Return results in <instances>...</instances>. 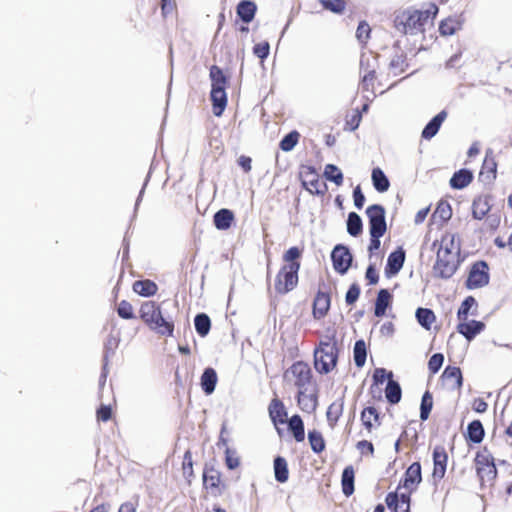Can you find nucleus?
Masks as SVG:
<instances>
[{
    "label": "nucleus",
    "mask_w": 512,
    "mask_h": 512,
    "mask_svg": "<svg viewBox=\"0 0 512 512\" xmlns=\"http://www.w3.org/2000/svg\"><path fill=\"white\" fill-rule=\"evenodd\" d=\"M460 251L459 236L450 232L445 233L437 251V261L434 266L435 273L441 278H450L460 264Z\"/></svg>",
    "instance_id": "1"
},
{
    "label": "nucleus",
    "mask_w": 512,
    "mask_h": 512,
    "mask_svg": "<svg viewBox=\"0 0 512 512\" xmlns=\"http://www.w3.org/2000/svg\"><path fill=\"white\" fill-rule=\"evenodd\" d=\"M433 11H409L403 13L401 17L395 20V26L398 31L404 34L417 35L424 32L426 24L429 22L431 13L433 17L436 15L438 8L432 6Z\"/></svg>",
    "instance_id": "2"
},
{
    "label": "nucleus",
    "mask_w": 512,
    "mask_h": 512,
    "mask_svg": "<svg viewBox=\"0 0 512 512\" xmlns=\"http://www.w3.org/2000/svg\"><path fill=\"white\" fill-rule=\"evenodd\" d=\"M141 318L152 329L157 330L159 333L171 335L173 332V324L166 321L160 309L153 302H146L142 304L140 309Z\"/></svg>",
    "instance_id": "3"
},
{
    "label": "nucleus",
    "mask_w": 512,
    "mask_h": 512,
    "mask_svg": "<svg viewBox=\"0 0 512 512\" xmlns=\"http://www.w3.org/2000/svg\"><path fill=\"white\" fill-rule=\"evenodd\" d=\"M315 368L320 373L330 372L336 365L337 348L332 340L323 341L314 352Z\"/></svg>",
    "instance_id": "4"
},
{
    "label": "nucleus",
    "mask_w": 512,
    "mask_h": 512,
    "mask_svg": "<svg viewBox=\"0 0 512 512\" xmlns=\"http://www.w3.org/2000/svg\"><path fill=\"white\" fill-rule=\"evenodd\" d=\"M300 264H284L275 278L274 288L279 294L292 291L298 283Z\"/></svg>",
    "instance_id": "5"
},
{
    "label": "nucleus",
    "mask_w": 512,
    "mask_h": 512,
    "mask_svg": "<svg viewBox=\"0 0 512 512\" xmlns=\"http://www.w3.org/2000/svg\"><path fill=\"white\" fill-rule=\"evenodd\" d=\"M371 236H383L386 232L385 209L381 205H371L366 209Z\"/></svg>",
    "instance_id": "6"
},
{
    "label": "nucleus",
    "mask_w": 512,
    "mask_h": 512,
    "mask_svg": "<svg viewBox=\"0 0 512 512\" xmlns=\"http://www.w3.org/2000/svg\"><path fill=\"white\" fill-rule=\"evenodd\" d=\"M489 282L488 266L485 262L475 263L469 272L467 278V287L476 289L487 285Z\"/></svg>",
    "instance_id": "7"
},
{
    "label": "nucleus",
    "mask_w": 512,
    "mask_h": 512,
    "mask_svg": "<svg viewBox=\"0 0 512 512\" xmlns=\"http://www.w3.org/2000/svg\"><path fill=\"white\" fill-rule=\"evenodd\" d=\"M289 373L293 376L294 384L299 390H308L311 380V370L307 364L304 362H296L291 366Z\"/></svg>",
    "instance_id": "8"
},
{
    "label": "nucleus",
    "mask_w": 512,
    "mask_h": 512,
    "mask_svg": "<svg viewBox=\"0 0 512 512\" xmlns=\"http://www.w3.org/2000/svg\"><path fill=\"white\" fill-rule=\"evenodd\" d=\"M477 474L482 482L491 481L497 475L495 464L484 454H477L475 458Z\"/></svg>",
    "instance_id": "9"
},
{
    "label": "nucleus",
    "mask_w": 512,
    "mask_h": 512,
    "mask_svg": "<svg viewBox=\"0 0 512 512\" xmlns=\"http://www.w3.org/2000/svg\"><path fill=\"white\" fill-rule=\"evenodd\" d=\"M331 258L333 261L334 269L341 274L347 272L352 262V256L349 250L341 245H338L334 248L331 254Z\"/></svg>",
    "instance_id": "10"
},
{
    "label": "nucleus",
    "mask_w": 512,
    "mask_h": 512,
    "mask_svg": "<svg viewBox=\"0 0 512 512\" xmlns=\"http://www.w3.org/2000/svg\"><path fill=\"white\" fill-rule=\"evenodd\" d=\"M386 504L394 512H409L410 493H389L386 497Z\"/></svg>",
    "instance_id": "11"
},
{
    "label": "nucleus",
    "mask_w": 512,
    "mask_h": 512,
    "mask_svg": "<svg viewBox=\"0 0 512 512\" xmlns=\"http://www.w3.org/2000/svg\"><path fill=\"white\" fill-rule=\"evenodd\" d=\"M421 480V466L418 462H414L405 472V478L402 487L406 489L408 493H411L416 490ZM398 489H401V486H399Z\"/></svg>",
    "instance_id": "12"
},
{
    "label": "nucleus",
    "mask_w": 512,
    "mask_h": 512,
    "mask_svg": "<svg viewBox=\"0 0 512 512\" xmlns=\"http://www.w3.org/2000/svg\"><path fill=\"white\" fill-rule=\"evenodd\" d=\"M433 478L442 479L446 472L447 454L443 447L437 446L433 451Z\"/></svg>",
    "instance_id": "13"
},
{
    "label": "nucleus",
    "mask_w": 512,
    "mask_h": 512,
    "mask_svg": "<svg viewBox=\"0 0 512 512\" xmlns=\"http://www.w3.org/2000/svg\"><path fill=\"white\" fill-rule=\"evenodd\" d=\"M485 325L484 323L476 320L460 321L457 326V330L462 334L468 341H471L477 334H479Z\"/></svg>",
    "instance_id": "14"
},
{
    "label": "nucleus",
    "mask_w": 512,
    "mask_h": 512,
    "mask_svg": "<svg viewBox=\"0 0 512 512\" xmlns=\"http://www.w3.org/2000/svg\"><path fill=\"white\" fill-rule=\"evenodd\" d=\"M405 260V254L402 250L392 252L388 259L385 268V274L387 277L396 275L402 268Z\"/></svg>",
    "instance_id": "15"
},
{
    "label": "nucleus",
    "mask_w": 512,
    "mask_h": 512,
    "mask_svg": "<svg viewBox=\"0 0 512 512\" xmlns=\"http://www.w3.org/2000/svg\"><path fill=\"white\" fill-rule=\"evenodd\" d=\"M442 379L450 389H460L462 386V373L458 367H446Z\"/></svg>",
    "instance_id": "16"
},
{
    "label": "nucleus",
    "mask_w": 512,
    "mask_h": 512,
    "mask_svg": "<svg viewBox=\"0 0 512 512\" xmlns=\"http://www.w3.org/2000/svg\"><path fill=\"white\" fill-rule=\"evenodd\" d=\"M447 117V113L445 111H441L440 113H438L426 126L425 128L423 129L422 131V137L424 139H431L432 137H434L442 123L445 121Z\"/></svg>",
    "instance_id": "17"
},
{
    "label": "nucleus",
    "mask_w": 512,
    "mask_h": 512,
    "mask_svg": "<svg viewBox=\"0 0 512 512\" xmlns=\"http://www.w3.org/2000/svg\"><path fill=\"white\" fill-rule=\"evenodd\" d=\"M269 415L273 423L276 425L278 423L283 424L286 422L287 412L283 403L274 398L269 405Z\"/></svg>",
    "instance_id": "18"
},
{
    "label": "nucleus",
    "mask_w": 512,
    "mask_h": 512,
    "mask_svg": "<svg viewBox=\"0 0 512 512\" xmlns=\"http://www.w3.org/2000/svg\"><path fill=\"white\" fill-rule=\"evenodd\" d=\"M330 307V297L324 292H319L314 300L313 315L315 318H322Z\"/></svg>",
    "instance_id": "19"
},
{
    "label": "nucleus",
    "mask_w": 512,
    "mask_h": 512,
    "mask_svg": "<svg viewBox=\"0 0 512 512\" xmlns=\"http://www.w3.org/2000/svg\"><path fill=\"white\" fill-rule=\"evenodd\" d=\"M200 380H201L200 384H201L203 391L207 395L212 394L215 390V387H216V384L218 381L216 371L213 368H206L204 370Z\"/></svg>",
    "instance_id": "20"
},
{
    "label": "nucleus",
    "mask_w": 512,
    "mask_h": 512,
    "mask_svg": "<svg viewBox=\"0 0 512 512\" xmlns=\"http://www.w3.org/2000/svg\"><path fill=\"white\" fill-rule=\"evenodd\" d=\"M211 100L214 115L221 116L227 104L225 89H211Z\"/></svg>",
    "instance_id": "21"
},
{
    "label": "nucleus",
    "mask_w": 512,
    "mask_h": 512,
    "mask_svg": "<svg viewBox=\"0 0 512 512\" xmlns=\"http://www.w3.org/2000/svg\"><path fill=\"white\" fill-rule=\"evenodd\" d=\"M234 220V214L229 209H220L214 215V225L219 230H227L231 227Z\"/></svg>",
    "instance_id": "22"
},
{
    "label": "nucleus",
    "mask_w": 512,
    "mask_h": 512,
    "mask_svg": "<svg viewBox=\"0 0 512 512\" xmlns=\"http://www.w3.org/2000/svg\"><path fill=\"white\" fill-rule=\"evenodd\" d=\"M256 4L252 1H241L237 6V14L245 23L253 20L256 13Z\"/></svg>",
    "instance_id": "23"
},
{
    "label": "nucleus",
    "mask_w": 512,
    "mask_h": 512,
    "mask_svg": "<svg viewBox=\"0 0 512 512\" xmlns=\"http://www.w3.org/2000/svg\"><path fill=\"white\" fill-rule=\"evenodd\" d=\"M298 405L302 411L311 413L316 409L317 400L313 394H308L307 390H299Z\"/></svg>",
    "instance_id": "24"
},
{
    "label": "nucleus",
    "mask_w": 512,
    "mask_h": 512,
    "mask_svg": "<svg viewBox=\"0 0 512 512\" xmlns=\"http://www.w3.org/2000/svg\"><path fill=\"white\" fill-rule=\"evenodd\" d=\"M472 173L468 170H460L456 172L450 179V185L455 189L465 188L472 181Z\"/></svg>",
    "instance_id": "25"
},
{
    "label": "nucleus",
    "mask_w": 512,
    "mask_h": 512,
    "mask_svg": "<svg viewBox=\"0 0 512 512\" xmlns=\"http://www.w3.org/2000/svg\"><path fill=\"white\" fill-rule=\"evenodd\" d=\"M372 182L378 192H386L389 189L390 183L384 172L380 168L372 170Z\"/></svg>",
    "instance_id": "26"
},
{
    "label": "nucleus",
    "mask_w": 512,
    "mask_h": 512,
    "mask_svg": "<svg viewBox=\"0 0 512 512\" xmlns=\"http://www.w3.org/2000/svg\"><path fill=\"white\" fill-rule=\"evenodd\" d=\"M288 427L297 442H301L305 439L304 424L299 415H294L290 418Z\"/></svg>",
    "instance_id": "27"
},
{
    "label": "nucleus",
    "mask_w": 512,
    "mask_h": 512,
    "mask_svg": "<svg viewBox=\"0 0 512 512\" xmlns=\"http://www.w3.org/2000/svg\"><path fill=\"white\" fill-rule=\"evenodd\" d=\"M391 301V294L386 289H381L378 292V296L375 304V315L381 317L385 314L387 307Z\"/></svg>",
    "instance_id": "28"
},
{
    "label": "nucleus",
    "mask_w": 512,
    "mask_h": 512,
    "mask_svg": "<svg viewBox=\"0 0 512 512\" xmlns=\"http://www.w3.org/2000/svg\"><path fill=\"white\" fill-rule=\"evenodd\" d=\"M133 290L135 293L141 296H152L157 292V286L150 280L136 281L133 284Z\"/></svg>",
    "instance_id": "29"
},
{
    "label": "nucleus",
    "mask_w": 512,
    "mask_h": 512,
    "mask_svg": "<svg viewBox=\"0 0 512 512\" xmlns=\"http://www.w3.org/2000/svg\"><path fill=\"white\" fill-rule=\"evenodd\" d=\"M342 489L346 496H350L354 492V469L347 466L342 473Z\"/></svg>",
    "instance_id": "30"
},
{
    "label": "nucleus",
    "mask_w": 512,
    "mask_h": 512,
    "mask_svg": "<svg viewBox=\"0 0 512 512\" xmlns=\"http://www.w3.org/2000/svg\"><path fill=\"white\" fill-rule=\"evenodd\" d=\"M274 473L278 482L284 483L288 480L289 472L287 462L282 457H276L274 460Z\"/></svg>",
    "instance_id": "31"
},
{
    "label": "nucleus",
    "mask_w": 512,
    "mask_h": 512,
    "mask_svg": "<svg viewBox=\"0 0 512 512\" xmlns=\"http://www.w3.org/2000/svg\"><path fill=\"white\" fill-rule=\"evenodd\" d=\"M467 434L470 441L480 443L484 437V428L479 420L472 421L467 428Z\"/></svg>",
    "instance_id": "32"
},
{
    "label": "nucleus",
    "mask_w": 512,
    "mask_h": 512,
    "mask_svg": "<svg viewBox=\"0 0 512 512\" xmlns=\"http://www.w3.org/2000/svg\"><path fill=\"white\" fill-rule=\"evenodd\" d=\"M323 175L326 180L333 182L337 186H341L343 184V173L334 164H327L324 168Z\"/></svg>",
    "instance_id": "33"
},
{
    "label": "nucleus",
    "mask_w": 512,
    "mask_h": 512,
    "mask_svg": "<svg viewBox=\"0 0 512 512\" xmlns=\"http://www.w3.org/2000/svg\"><path fill=\"white\" fill-rule=\"evenodd\" d=\"M462 22L456 18H448L440 23L439 31L443 36L453 35L461 28Z\"/></svg>",
    "instance_id": "34"
},
{
    "label": "nucleus",
    "mask_w": 512,
    "mask_h": 512,
    "mask_svg": "<svg viewBox=\"0 0 512 512\" xmlns=\"http://www.w3.org/2000/svg\"><path fill=\"white\" fill-rule=\"evenodd\" d=\"M385 395L387 400L392 403L396 404L401 399V388L400 385L395 382L392 379H389L386 389H385Z\"/></svg>",
    "instance_id": "35"
},
{
    "label": "nucleus",
    "mask_w": 512,
    "mask_h": 512,
    "mask_svg": "<svg viewBox=\"0 0 512 512\" xmlns=\"http://www.w3.org/2000/svg\"><path fill=\"white\" fill-rule=\"evenodd\" d=\"M210 78L212 89H225L227 79L223 71L218 66H212L210 69Z\"/></svg>",
    "instance_id": "36"
},
{
    "label": "nucleus",
    "mask_w": 512,
    "mask_h": 512,
    "mask_svg": "<svg viewBox=\"0 0 512 512\" xmlns=\"http://www.w3.org/2000/svg\"><path fill=\"white\" fill-rule=\"evenodd\" d=\"M416 318L419 324L425 329H430L435 321V315L432 310L426 308H418L416 311Z\"/></svg>",
    "instance_id": "37"
},
{
    "label": "nucleus",
    "mask_w": 512,
    "mask_h": 512,
    "mask_svg": "<svg viewBox=\"0 0 512 512\" xmlns=\"http://www.w3.org/2000/svg\"><path fill=\"white\" fill-rule=\"evenodd\" d=\"M347 231L352 236H358L362 232V220L355 212H351L348 215Z\"/></svg>",
    "instance_id": "38"
},
{
    "label": "nucleus",
    "mask_w": 512,
    "mask_h": 512,
    "mask_svg": "<svg viewBox=\"0 0 512 512\" xmlns=\"http://www.w3.org/2000/svg\"><path fill=\"white\" fill-rule=\"evenodd\" d=\"M312 179L303 180V186L312 194H323L326 185L317 175L311 173Z\"/></svg>",
    "instance_id": "39"
},
{
    "label": "nucleus",
    "mask_w": 512,
    "mask_h": 512,
    "mask_svg": "<svg viewBox=\"0 0 512 512\" xmlns=\"http://www.w3.org/2000/svg\"><path fill=\"white\" fill-rule=\"evenodd\" d=\"M194 324H195V329L200 336L204 337L209 333L210 327H211V322H210V318L206 314H204V313L198 314L195 317Z\"/></svg>",
    "instance_id": "40"
},
{
    "label": "nucleus",
    "mask_w": 512,
    "mask_h": 512,
    "mask_svg": "<svg viewBox=\"0 0 512 512\" xmlns=\"http://www.w3.org/2000/svg\"><path fill=\"white\" fill-rule=\"evenodd\" d=\"M308 440H309L311 449L315 453H320L325 449V441L323 439L322 434L319 431H316V430L309 431Z\"/></svg>",
    "instance_id": "41"
},
{
    "label": "nucleus",
    "mask_w": 512,
    "mask_h": 512,
    "mask_svg": "<svg viewBox=\"0 0 512 512\" xmlns=\"http://www.w3.org/2000/svg\"><path fill=\"white\" fill-rule=\"evenodd\" d=\"M378 418V413L374 407H367L361 413V420L368 430H371L374 423L378 424Z\"/></svg>",
    "instance_id": "42"
},
{
    "label": "nucleus",
    "mask_w": 512,
    "mask_h": 512,
    "mask_svg": "<svg viewBox=\"0 0 512 512\" xmlns=\"http://www.w3.org/2000/svg\"><path fill=\"white\" fill-rule=\"evenodd\" d=\"M354 362L356 366L362 367L366 361V344L363 340H358L354 345Z\"/></svg>",
    "instance_id": "43"
},
{
    "label": "nucleus",
    "mask_w": 512,
    "mask_h": 512,
    "mask_svg": "<svg viewBox=\"0 0 512 512\" xmlns=\"http://www.w3.org/2000/svg\"><path fill=\"white\" fill-rule=\"evenodd\" d=\"M299 133L297 131H292L287 134L280 142V148L283 151H291L299 141Z\"/></svg>",
    "instance_id": "44"
},
{
    "label": "nucleus",
    "mask_w": 512,
    "mask_h": 512,
    "mask_svg": "<svg viewBox=\"0 0 512 512\" xmlns=\"http://www.w3.org/2000/svg\"><path fill=\"white\" fill-rule=\"evenodd\" d=\"M433 399L429 392H425L422 397L421 407H420V418L421 420H426L429 417V414L432 410Z\"/></svg>",
    "instance_id": "45"
},
{
    "label": "nucleus",
    "mask_w": 512,
    "mask_h": 512,
    "mask_svg": "<svg viewBox=\"0 0 512 512\" xmlns=\"http://www.w3.org/2000/svg\"><path fill=\"white\" fill-rule=\"evenodd\" d=\"M489 211V205L486 200L478 199L473 202V216L476 219H482Z\"/></svg>",
    "instance_id": "46"
},
{
    "label": "nucleus",
    "mask_w": 512,
    "mask_h": 512,
    "mask_svg": "<svg viewBox=\"0 0 512 512\" xmlns=\"http://www.w3.org/2000/svg\"><path fill=\"white\" fill-rule=\"evenodd\" d=\"M435 217H439L443 221H447L452 216V210L447 202H440L434 212Z\"/></svg>",
    "instance_id": "47"
},
{
    "label": "nucleus",
    "mask_w": 512,
    "mask_h": 512,
    "mask_svg": "<svg viewBox=\"0 0 512 512\" xmlns=\"http://www.w3.org/2000/svg\"><path fill=\"white\" fill-rule=\"evenodd\" d=\"M475 304V299L473 297H467L461 304L458 310V319L460 321H466L468 317V312L470 308Z\"/></svg>",
    "instance_id": "48"
},
{
    "label": "nucleus",
    "mask_w": 512,
    "mask_h": 512,
    "mask_svg": "<svg viewBox=\"0 0 512 512\" xmlns=\"http://www.w3.org/2000/svg\"><path fill=\"white\" fill-rule=\"evenodd\" d=\"M301 251L297 247H291L283 255L285 264H300L297 259L300 258Z\"/></svg>",
    "instance_id": "49"
},
{
    "label": "nucleus",
    "mask_w": 512,
    "mask_h": 512,
    "mask_svg": "<svg viewBox=\"0 0 512 512\" xmlns=\"http://www.w3.org/2000/svg\"><path fill=\"white\" fill-rule=\"evenodd\" d=\"M323 6L335 13H341L345 8L344 0H322Z\"/></svg>",
    "instance_id": "50"
},
{
    "label": "nucleus",
    "mask_w": 512,
    "mask_h": 512,
    "mask_svg": "<svg viewBox=\"0 0 512 512\" xmlns=\"http://www.w3.org/2000/svg\"><path fill=\"white\" fill-rule=\"evenodd\" d=\"M444 361V356L441 353H436L431 356L428 362L429 370L435 374L439 371Z\"/></svg>",
    "instance_id": "51"
},
{
    "label": "nucleus",
    "mask_w": 512,
    "mask_h": 512,
    "mask_svg": "<svg viewBox=\"0 0 512 512\" xmlns=\"http://www.w3.org/2000/svg\"><path fill=\"white\" fill-rule=\"evenodd\" d=\"M117 311L119 316L124 319H131L134 316L132 305L127 301H121Z\"/></svg>",
    "instance_id": "52"
},
{
    "label": "nucleus",
    "mask_w": 512,
    "mask_h": 512,
    "mask_svg": "<svg viewBox=\"0 0 512 512\" xmlns=\"http://www.w3.org/2000/svg\"><path fill=\"white\" fill-rule=\"evenodd\" d=\"M225 455L226 465L229 469H235L239 466V458L234 450L227 448Z\"/></svg>",
    "instance_id": "53"
},
{
    "label": "nucleus",
    "mask_w": 512,
    "mask_h": 512,
    "mask_svg": "<svg viewBox=\"0 0 512 512\" xmlns=\"http://www.w3.org/2000/svg\"><path fill=\"white\" fill-rule=\"evenodd\" d=\"M341 413V406L336 405L335 403L331 404L327 411V419L330 422L331 425H334V423L338 420Z\"/></svg>",
    "instance_id": "54"
},
{
    "label": "nucleus",
    "mask_w": 512,
    "mask_h": 512,
    "mask_svg": "<svg viewBox=\"0 0 512 512\" xmlns=\"http://www.w3.org/2000/svg\"><path fill=\"white\" fill-rule=\"evenodd\" d=\"M386 378H388V380L392 379V373H387L383 368L375 369L373 373V380L375 384H383Z\"/></svg>",
    "instance_id": "55"
},
{
    "label": "nucleus",
    "mask_w": 512,
    "mask_h": 512,
    "mask_svg": "<svg viewBox=\"0 0 512 512\" xmlns=\"http://www.w3.org/2000/svg\"><path fill=\"white\" fill-rule=\"evenodd\" d=\"M369 34H370V27H369V25L367 23H360L358 28H357V31H356L357 39L360 42L364 43L369 38Z\"/></svg>",
    "instance_id": "56"
},
{
    "label": "nucleus",
    "mask_w": 512,
    "mask_h": 512,
    "mask_svg": "<svg viewBox=\"0 0 512 512\" xmlns=\"http://www.w3.org/2000/svg\"><path fill=\"white\" fill-rule=\"evenodd\" d=\"M360 295V288L357 284H353L350 286L349 290L346 293V303L351 305L355 303Z\"/></svg>",
    "instance_id": "57"
},
{
    "label": "nucleus",
    "mask_w": 512,
    "mask_h": 512,
    "mask_svg": "<svg viewBox=\"0 0 512 512\" xmlns=\"http://www.w3.org/2000/svg\"><path fill=\"white\" fill-rule=\"evenodd\" d=\"M269 49H270V46L267 42H263V43H259V44H256L254 46V54L261 58V59H265L268 54H269Z\"/></svg>",
    "instance_id": "58"
},
{
    "label": "nucleus",
    "mask_w": 512,
    "mask_h": 512,
    "mask_svg": "<svg viewBox=\"0 0 512 512\" xmlns=\"http://www.w3.org/2000/svg\"><path fill=\"white\" fill-rule=\"evenodd\" d=\"M353 198H354V205L358 208V209H361L364 205V202H365V197L361 191V188L360 186H357L355 189H354V192H353Z\"/></svg>",
    "instance_id": "59"
},
{
    "label": "nucleus",
    "mask_w": 512,
    "mask_h": 512,
    "mask_svg": "<svg viewBox=\"0 0 512 512\" xmlns=\"http://www.w3.org/2000/svg\"><path fill=\"white\" fill-rule=\"evenodd\" d=\"M357 448L361 452V454L367 453V454L372 455L374 452L372 443L369 441H366V440H362V441L358 442Z\"/></svg>",
    "instance_id": "60"
},
{
    "label": "nucleus",
    "mask_w": 512,
    "mask_h": 512,
    "mask_svg": "<svg viewBox=\"0 0 512 512\" xmlns=\"http://www.w3.org/2000/svg\"><path fill=\"white\" fill-rule=\"evenodd\" d=\"M97 418L102 421H108L111 418V408L102 405L97 411Z\"/></svg>",
    "instance_id": "61"
},
{
    "label": "nucleus",
    "mask_w": 512,
    "mask_h": 512,
    "mask_svg": "<svg viewBox=\"0 0 512 512\" xmlns=\"http://www.w3.org/2000/svg\"><path fill=\"white\" fill-rule=\"evenodd\" d=\"M472 408L477 413H484L487 411L488 404L482 398H477L473 401Z\"/></svg>",
    "instance_id": "62"
},
{
    "label": "nucleus",
    "mask_w": 512,
    "mask_h": 512,
    "mask_svg": "<svg viewBox=\"0 0 512 512\" xmlns=\"http://www.w3.org/2000/svg\"><path fill=\"white\" fill-rule=\"evenodd\" d=\"M366 278H367V280L369 281V283L371 285L376 284L378 282V280H379L378 273H377V271L375 270V268L372 265H370L367 268Z\"/></svg>",
    "instance_id": "63"
},
{
    "label": "nucleus",
    "mask_w": 512,
    "mask_h": 512,
    "mask_svg": "<svg viewBox=\"0 0 512 512\" xmlns=\"http://www.w3.org/2000/svg\"><path fill=\"white\" fill-rule=\"evenodd\" d=\"M251 162V158L244 155L240 156L238 159L239 166H241L245 172H249L251 170Z\"/></svg>",
    "instance_id": "64"
}]
</instances>
